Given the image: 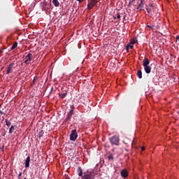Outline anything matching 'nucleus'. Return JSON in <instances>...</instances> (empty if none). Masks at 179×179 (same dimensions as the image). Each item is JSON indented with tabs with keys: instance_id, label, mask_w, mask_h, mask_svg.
Returning <instances> with one entry per match:
<instances>
[{
	"instance_id": "nucleus-25",
	"label": "nucleus",
	"mask_w": 179,
	"mask_h": 179,
	"mask_svg": "<svg viewBox=\"0 0 179 179\" xmlns=\"http://www.w3.org/2000/svg\"><path fill=\"white\" fill-rule=\"evenodd\" d=\"M37 79H38V78L37 77H34L33 81H32V83H36V80H37Z\"/></svg>"
},
{
	"instance_id": "nucleus-11",
	"label": "nucleus",
	"mask_w": 179,
	"mask_h": 179,
	"mask_svg": "<svg viewBox=\"0 0 179 179\" xmlns=\"http://www.w3.org/2000/svg\"><path fill=\"white\" fill-rule=\"evenodd\" d=\"M77 171L79 177H82L83 176V170L82 169V167L78 166Z\"/></svg>"
},
{
	"instance_id": "nucleus-24",
	"label": "nucleus",
	"mask_w": 179,
	"mask_h": 179,
	"mask_svg": "<svg viewBox=\"0 0 179 179\" xmlns=\"http://www.w3.org/2000/svg\"><path fill=\"white\" fill-rule=\"evenodd\" d=\"M43 134H44V132L41 131V132L39 133V134H38V138H41V137L43 136Z\"/></svg>"
},
{
	"instance_id": "nucleus-32",
	"label": "nucleus",
	"mask_w": 179,
	"mask_h": 179,
	"mask_svg": "<svg viewBox=\"0 0 179 179\" xmlns=\"http://www.w3.org/2000/svg\"><path fill=\"white\" fill-rule=\"evenodd\" d=\"M0 108H1V105H0ZM0 114H5V113H3L1 110H0Z\"/></svg>"
},
{
	"instance_id": "nucleus-6",
	"label": "nucleus",
	"mask_w": 179,
	"mask_h": 179,
	"mask_svg": "<svg viewBox=\"0 0 179 179\" xmlns=\"http://www.w3.org/2000/svg\"><path fill=\"white\" fill-rule=\"evenodd\" d=\"M15 65L14 62H11L7 67V71H6V75H9V73H10V72H12L13 71V69L12 68H13Z\"/></svg>"
},
{
	"instance_id": "nucleus-10",
	"label": "nucleus",
	"mask_w": 179,
	"mask_h": 179,
	"mask_svg": "<svg viewBox=\"0 0 179 179\" xmlns=\"http://www.w3.org/2000/svg\"><path fill=\"white\" fill-rule=\"evenodd\" d=\"M143 68L145 73L149 74L152 72V67H150V66H145Z\"/></svg>"
},
{
	"instance_id": "nucleus-16",
	"label": "nucleus",
	"mask_w": 179,
	"mask_h": 179,
	"mask_svg": "<svg viewBox=\"0 0 179 179\" xmlns=\"http://www.w3.org/2000/svg\"><path fill=\"white\" fill-rule=\"evenodd\" d=\"M129 48L131 50H132L134 48V45H129V44H127V46H126V50L127 52H128L129 51Z\"/></svg>"
},
{
	"instance_id": "nucleus-2",
	"label": "nucleus",
	"mask_w": 179,
	"mask_h": 179,
	"mask_svg": "<svg viewBox=\"0 0 179 179\" xmlns=\"http://www.w3.org/2000/svg\"><path fill=\"white\" fill-rule=\"evenodd\" d=\"M99 3V0H91L87 4V9H93Z\"/></svg>"
},
{
	"instance_id": "nucleus-17",
	"label": "nucleus",
	"mask_w": 179,
	"mask_h": 179,
	"mask_svg": "<svg viewBox=\"0 0 179 179\" xmlns=\"http://www.w3.org/2000/svg\"><path fill=\"white\" fill-rule=\"evenodd\" d=\"M137 76H138V79H142V71L138 70L137 71Z\"/></svg>"
},
{
	"instance_id": "nucleus-5",
	"label": "nucleus",
	"mask_w": 179,
	"mask_h": 179,
	"mask_svg": "<svg viewBox=\"0 0 179 179\" xmlns=\"http://www.w3.org/2000/svg\"><path fill=\"white\" fill-rule=\"evenodd\" d=\"M25 58L27 59L24 61V64L26 65H29V64H30V62H31V59H33V55H31V53H29Z\"/></svg>"
},
{
	"instance_id": "nucleus-3",
	"label": "nucleus",
	"mask_w": 179,
	"mask_h": 179,
	"mask_svg": "<svg viewBox=\"0 0 179 179\" xmlns=\"http://www.w3.org/2000/svg\"><path fill=\"white\" fill-rule=\"evenodd\" d=\"M72 115H73V108L70 109L69 113H67V116L64 120V122H69L71 121V118H72Z\"/></svg>"
},
{
	"instance_id": "nucleus-35",
	"label": "nucleus",
	"mask_w": 179,
	"mask_h": 179,
	"mask_svg": "<svg viewBox=\"0 0 179 179\" xmlns=\"http://www.w3.org/2000/svg\"><path fill=\"white\" fill-rule=\"evenodd\" d=\"M53 90H54V87H52V88H51V92H52Z\"/></svg>"
},
{
	"instance_id": "nucleus-37",
	"label": "nucleus",
	"mask_w": 179,
	"mask_h": 179,
	"mask_svg": "<svg viewBox=\"0 0 179 179\" xmlns=\"http://www.w3.org/2000/svg\"><path fill=\"white\" fill-rule=\"evenodd\" d=\"M18 179H22V178H18Z\"/></svg>"
},
{
	"instance_id": "nucleus-30",
	"label": "nucleus",
	"mask_w": 179,
	"mask_h": 179,
	"mask_svg": "<svg viewBox=\"0 0 179 179\" xmlns=\"http://www.w3.org/2000/svg\"><path fill=\"white\" fill-rule=\"evenodd\" d=\"M132 2H135V0H131V1H129V5H131V3H132Z\"/></svg>"
},
{
	"instance_id": "nucleus-15",
	"label": "nucleus",
	"mask_w": 179,
	"mask_h": 179,
	"mask_svg": "<svg viewBox=\"0 0 179 179\" xmlns=\"http://www.w3.org/2000/svg\"><path fill=\"white\" fill-rule=\"evenodd\" d=\"M52 3L56 6V8H58L59 6V1L58 0H52Z\"/></svg>"
},
{
	"instance_id": "nucleus-23",
	"label": "nucleus",
	"mask_w": 179,
	"mask_h": 179,
	"mask_svg": "<svg viewBox=\"0 0 179 179\" xmlns=\"http://www.w3.org/2000/svg\"><path fill=\"white\" fill-rule=\"evenodd\" d=\"M108 160H114V157H113V155L108 156Z\"/></svg>"
},
{
	"instance_id": "nucleus-22",
	"label": "nucleus",
	"mask_w": 179,
	"mask_h": 179,
	"mask_svg": "<svg viewBox=\"0 0 179 179\" xmlns=\"http://www.w3.org/2000/svg\"><path fill=\"white\" fill-rule=\"evenodd\" d=\"M116 17H117V19H121V15L120 14V13H117L116 14Z\"/></svg>"
},
{
	"instance_id": "nucleus-38",
	"label": "nucleus",
	"mask_w": 179,
	"mask_h": 179,
	"mask_svg": "<svg viewBox=\"0 0 179 179\" xmlns=\"http://www.w3.org/2000/svg\"><path fill=\"white\" fill-rule=\"evenodd\" d=\"M0 142H1V138H0Z\"/></svg>"
},
{
	"instance_id": "nucleus-31",
	"label": "nucleus",
	"mask_w": 179,
	"mask_h": 179,
	"mask_svg": "<svg viewBox=\"0 0 179 179\" xmlns=\"http://www.w3.org/2000/svg\"><path fill=\"white\" fill-rule=\"evenodd\" d=\"M76 1H78L80 3L81 2H83V0H76Z\"/></svg>"
},
{
	"instance_id": "nucleus-34",
	"label": "nucleus",
	"mask_w": 179,
	"mask_h": 179,
	"mask_svg": "<svg viewBox=\"0 0 179 179\" xmlns=\"http://www.w3.org/2000/svg\"><path fill=\"white\" fill-rule=\"evenodd\" d=\"M141 150L143 152V150H145V147H141Z\"/></svg>"
},
{
	"instance_id": "nucleus-28",
	"label": "nucleus",
	"mask_w": 179,
	"mask_h": 179,
	"mask_svg": "<svg viewBox=\"0 0 179 179\" xmlns=\"http://www.w3.org/2000/svg\"><path fill=\"white\" fill-rule=\"evenodd\" d=\"M20 177H22V172H20V173L18 174V178H20Z\"/></svg>"
},
{
	"instance_id": "nucleus-20",
	"label": "nucleus",
	"mask_w": 179,
	"mask_h": 179,
	"mask_svg": "<svg viewBox=\"0 0 179 179\" xmlns=\"http://www.w3.org/2000/svg\"><path fill=\"white\" fill-rule=\"evenodd\" d=\"M5 122L7 127H10V122L8 119L5 120Z\"/></svg>"
},
{
	"instance_id": "nucleus-21",
	"label": "nucleus",
	"mask_w": 179,
	"mask_h": 179,
	"mask_svg": "<svg viewBox=\"0 0 179 179\" xmlns=\"http://www.w3.org/2000/svg\"><path fill=\"white\" fill-rule=\"evenodd\" d=\"M43 10H47V3H43V5L42 6Z\"/></svg>"
},
{
	"instance_id": "nucleus-33",
	"label": "nucleus",
	"mask_w": 179,
	"mask_h": 179,
	"mask_svg": "<svg viewBox=\"0 0 179 179\" xmlns=\"http://www.w3.org/2000/svg\"><path fill=\"white\" fill-rule=\"evenodd\" d=\"M176 40H177L178 41H179V36H176Z\"/></svg>"
},
{
	"instance_id": "nucleus-9",
	"label": "nucleus",
	"mask_w": 179,
	"mask_h": 179,
	"mask_svg": "<svg viewBox=\"0 0 179 179\" xmlns=\"http://www.w3.org/2000/svg\"><path fill=\"white\" fill-rule=\"evenodd\" d=\"M149 64H150V61H149V59L145 57L143 60V66H149Z\"/></svg>"
},
{
	"instance_id": "nucleus-4",
	"label": "nucleus",
	"mask_w": 179,
	"mask_h": 179,
	"mask_svg": "<svg viewBox=\"0 0 179 179\" xmlns=\"http://www.w3.org/2000/svg\"><path fill=\"white\" fill-rule=\"evenodd\" d=\"M78 138V132L76 131V129H73L71 131V133L70 134V141H76Z\"/></svg>"
},
{
	"instance_id": "nucleus-12",
	"label": "nucleus",
	"mask_w": 179,
	"mask_h": 179,
	"mask_svg": "<svg viewBox=\"0 0 179 179\" xmlns=\"http://www.w3.org/2000/svg\"><path fill=\"white\" fill-rule=\"evenodd\" d=\"M25 167H30V157L28 156L25 160Z\"/></svg>"
},
{
	"instance_id": "nucleus-27",
	"label": "nucleus",
	"mask_w": 179,
	"mask_h": 179,
	"mask_svg": "<svg viewBox=\"0 0 179 179\" xmlns=\"http://www.w3.org/2000/svg\"><path fill=\"white\" fill-rule=\"evenodd\" d=\"M147 27H148L149 29H151L152 30H153V27H155L153 25L152 26L148 25Z\"/></svg>"
},
{
	"instance_id": "nucleus-7",
	"label": "nucleus",
	"mask_w": 179,
	"mask_h": 179,
	"mask_svg": "<svg viewBox=\"0 0 179 179\" xmlns=\"http://www.w3.org/2000/svg\"><path fill=\"white\" fill-rule=\"evenodd\" d=\"M146 10L148 13H150V12H155L156 10V7L155 6L154 4H149V7L146 8Z\"/></svg>"
},
{
	"instance_id": "nucleus-26",
	"label": "nucleus",
	"mask_w": 179,
	"mask_h": 179,
	"mask_svg": "<svg viewBox=\"0 0 179 179\" xmlns=\"http://www.w3.org/2000/svg\"><path fill=\"white\" fill-rule=\"evenodd\" d=\"M135 43H136V40L131 41V44H132L131 45H134V44H135Z\"/></svg>"
},
{
	"instance_id": "nucleus-14",
	"label": "nucleus",
	"mask_w": 179,
	"mask_h": 179,
	"mask_svg": "<svg viewBox=\"0 0 179 179\" xmlns=\"http://www.w3.org/2000/svg\"><path fill=\"white\" fill-rule=\"evenodd\" d=\"M68 93L66 92H65L63 94H59V97H60V99H65V97H66Z\"/></svg>"
},
{
	"instance_id": "nucleus-8",
	"label": "nucleus",
	"mask_w": 179,
	"mask_h": 179,
	"mask_svg": "<svg viewBox=\"0 0 179 179\" xmlns=\"http://www.w3.org/2000/svg\"><path fill=\"white\" fill-rule=\"evenodd\" d=\"M120 174L122 178H127V177H128V171H127V169H123L121 171Z\"/></svg>"
},
{
	"instance_id": "nucleus-29",
	"label": "nucleus",
	"mask_w": 179,
	"mask_h": 179,
	"mask_svg": "<svg viewBox=\"0 0 179 179\" xmlns=\"http://www.w3.org/2000/svg\"><path fill=\"white\" fill-rule=\"evenodd\" d=\"M3 148H5V145H3L1 148H0V150H1V152H3Z\"/></svg>"
},
{
	"instance_id": "nucleus-1",
	"label": "nucleus",
	"mask_w": 179,
	"mask_h": 179,
	"mask_svg": "<svg viewBox=\"0 0 179 179\" xmlns=\"http://www.w3.org/2000/svg\"><path fill=\"white\" fill-rule=\"evenodd\" d=\"M109 141L111 145H115V146H118L120 145V136L115 135L109 138Z\"/></svg>"
},
{
	"instance_id": "nucleus-39",
	"label": "nucleus",
	"mask_w": 179,
	"mask_h": 179,
	"mask_svg": "<svg viewBox=\"0 0 179 179\" xmlns=\"http://www.w3.org/2000/svg\"><path fill=\"white\" fill-rule=\"evenodd\" d=\"M0 53H1V50H0Z\"/></svg>"
},
{
	"instance_id": "nucleus-18",
	"label": "nucleus",
	"mask_w": 179,
	"mask_h": 179,
	"mask_svg": "<svg viewBox=\"0 0 179 179\" xmlns=\"http://www.w3.org/2000/svg\"><path fill=\"white\" fill-rule=\"evenodd\" d=\"M17 48V42H15L13 43V45H12L11 48H10V51H12L13 50H15V48Z\"/></svg>"
},
{
	"instance_id": "nucleus-36",
	"label": "nucleus",
	"mask_w": 179,
	"mask_h": 179,
	"mask_svg": "<svg viewBox=\"0 0 179 179\" xmlns=\"http://www.w3.org/2000/svg\"><path fill=\"white\" fill-rule=\"evenodd\" d=\"M125 17H126V16H125V15H124V16H123V19H125Z\"/></svg>"
},
{
	"instance_id": "nucleus-19",
	"label": "nucleus",
	"mask_w": 179,
	"mask_h": 179,
	"mask_svg": "<svg viewBox=\"0 0 179 179\" xmlns=\"http://www.w3.org/2000/svg\"><path fill=\"white\" fill-rule=\"evenodd\" d=\"M14 131H15V126L12 125L9 129V134H13Z\"/></svg>"
},
{
	"instance_id": "nucleus-13",
	"label": "nucleus",
	"mask_w": 179,
	"mask_h": 179,
	"mask_svg": "<svg viewBox=\"0 0 179 179\" xmlns=\"http://www.w3.org/2000/svg\"><path fill=\"white\" fill-rule=\"evenodd\" d=\"M137 9L138 10H142L143 9V1H141L140 3L138 4Z\"/></svg>"
}]
</instances>
